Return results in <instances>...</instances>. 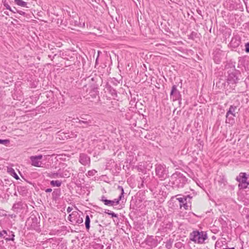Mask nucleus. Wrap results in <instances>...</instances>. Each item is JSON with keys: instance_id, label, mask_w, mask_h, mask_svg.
<instances>
[{"instance_id": "5701e85b", "label": "nucleus", "mask_w": 249, "mask_h": 249, "mask_svg": "<svg viewBox=\"0 0 249 249\" xmlns=\"http://www.w3.org/2000/svg\"><path fill=\"white\" fill-rule=\"evenodd\" d=\"M10 140H8V139H6V140L0 139V144H2L6 145V146H7L8 145H9L10 144Z\"/></svg>"}, {"instance_id": "b1692460", "label": "nucleus", "mask_w": 249, "mask_h": 249, "mask_svg": "<svg viewBox=\"0 0 249 249\" xmlns=\"http://www.w3.org/2000/svg\"><path fill=\"white\" fill-rule=\"evenodd\" d=\"M220 182L221 183H223L224 185H225L227 182V180L226 178L224 176H220V178H219V182Z\"/></svg>"}, {"instance_id": "393cba45", "label": "nucleus", "mask_w": 249, "mask_h": 249, "mask_svg": "<svg viewBox=\"0 0 249 249\" xmlns=\"http://www.w3.org/2000/svg\"><path fill=\"white\" fill-rule=\"evenodd\" d=\"M109 92L112 96H117V93L116 90L111 87H109Z\"/></svg>"}, {"instance_id": "4be33fe9", "label": "nucleus", "mask_w": 249, "mask_h": 249, "mask_svg": "<svg viewBox=\"0 0 249 249\" xmlns=\"http://www.w3.org/2000/svg\"><path fill=\"white\" fill-rule=\"evenodd\" d=\"M173 241L169 239L165 242V247L167 249H170L172 246Z\"/></svg>"}, {"instance_id": "72a5a7b5", "label": "nucleus", "mask_w": 249, "mask_h": 249, "mask_svg": "<svg viewBox=\"0 0 249 249\" xmlns=\"http://www.w3.org/2000/svg\"><path fill=\"white\" fill-rule=\"evenodd\" d=\"M78 123L80 124H82L83 123V124H85L86 125H89V124L90 122L89 121H82V120H79Z\"/></svg>"}, {"instance_id": "39448f33", "label": "nucleus", "mask_w": 249, "mask_h": 249, "mask_svg": "<svg viewBox=\"0 0 249 249\" xmlns=\"http://www.w3.org/2000/svg\"><path fill=\"white\" fill-rule=\"evenodd\" d=\"M170 98L173 101H178L180 102L181 100V95L180 91L177 89V86L176 85H174L172 87Z\"/></svg>"}, {"instance_id": "f257e3e1", "label": "nucleus", "mask_w": 249, "mask_h": 249, "mask_svg": "<svg viewBox=\"0 0 249 249\" xmlns=\"http://www.w3.org/2000/svg\"><path fill=\"white\" fill-rule=\"evenodd\" d=\"M190 240L194 242L195 243L202 244L207 239V234L204 231H195L190 234Z\"/></svg>"}, {"instance_id": "a18cd8bd", "label": "nucleus", "mask_w": 249, "mask_h": 249, "mask_svg": "<svg viewBox=\"0 0 249 249\" xmlns=\"http://www.w3.org/2000/svg\"><path fill=\"white\" fill-rule=\"evenodd\" d=\"M215 85H216V86H217V82H216Z\"/></svg>"}, {"instance_id": "9d476101", "label": "nucleus", "mask_w": 249, "mask_h": 249, "mask_svg": "<svg viewBox=\"0 0 249 249\" xmlns=\"http://www.w3.org/2000/svg\"><path fill=\"white\" fill-rule=\"evenodd\" d=\"M69 176V174H65L63 175L62 173L61 172L59 169L57 173H50L48 174V177L51 178H66Z\"/></svg>"}, {"instance_id": "c9c22d12", "label": "nucleus", "mask_w": 249, "mask_h": 249, "mask_svg": "<svg viewBox=\"0 0 249 249\" xmlns=\"http://www.w3.org/2000/svg\"><path fill=\"white\" fill-rule=\"evenodd\" d=\"M245 51L247 53H249V43H247L245 45Z\"/></svg>"}, {"instance_id": "a19ab883", "label": "nucleus", "mask_w": 249, "mask_h": 249, "mask_svg": "<svg viewBox=\"0 0 249 249\" xmlns=\"http://www.w3.org/2000/svg\"><path fill=\"white\" fill-rule=\"evenodd\" d=\"M62 174L63 175H65V174H69V176L67 177V178H68L70 177V174L69 173V172L67 171H65L64 173H62Z\"/></svg>"}, {"instance_id": "473e14b6", "label": "nucleus", "mask_w": 249, "mask_h": 249, "mask_svg": "<svg viewBox=\"0 0 249 249\" xmlns=\"http://www.w3.org/2000/svg\"><path fill=\"white\" fill-rule=\"evenodd\" d=\"M7 233V231L6 230H3L2 231H0V237H3V235Z\"/></svg>"}, {"instance_id": "58836bf2", "label": "nucleus", "mask_w": 249, "mask_h": 249, "mask_svg": "<svg viewBox=\"0 0 249 249\" xmlns=\"http://www.w3.org/2000/svg\"><path fill=\"white\" fill-rule=\"evenodd\" d=\"M72 210V208L71 207H68L67 209V212L69 213H70L71 211Z\"/></svg>"}, {"instance_id": "de8ad7c7", "label": "nucleus", "mask_w": 249, "mask_h": 249, "mask_svg": "<svg viewBox=\"0 0 249 249\" xmlns=\"http://www.w3.org/2000/svg\"><path fill=\"white\" fill-rule=\"evenodd\" d=\"M248 217H249V215L248 216Z\"/></svg>"}, {"instance_id": "37998d69", "label": "nucleus", "mask_w": 249, "mask_h": 249, "mask_svg": "<svg viewBox=\"0 0 249 249\" xmlns=\"http://www.w3.org/2000/svg\"><path fill=\"white\" fill-rule=\"evenodd\" d=\"M217 243H218V241H216V242H215V249H216V247H217Z\"/></svg>"}, {"instance_id": "aec40b11", "label": "nucleus", "mask_w": 249, "mask_h": 249, "mask_svg": "<svg viewBox=\"0 0 249 249\" xmlns=\"http://www.w3.org/2000/svg\"><path fill=\"white\" fill-rule=\"evenodd\" d=\"M61 183V182L59 180H52L50 182L51 185L53 186L60 187Z\"/></svg>"}, {"instance_id": "f3484780", "label": "nucleus", "mask_w": 249, "mask_h": 249, "mask_svg": "<svg viewBox=\"0 0 249 249\" xmlns=\"http://www.w3.org/2000/svg\"><path fill=\"white\" fill-rule=\"evenodd\" d=\"M61 195L60 189H55L52 193L53 197L55 199L58 198Z\"/></svg>"}, {"instance_id": "9b49d317", "label": "nucleus", "mask_w": 249, "mask_h": 249, "mask_svg": "<svg viewBox=\"0 0 249 249\" xmlns=\"http://www.w3.org/2000/svg\"><path fill=\"white\" fill-rule=\"evenodd\" d=\"M237 107H233L231 106L229 108V111L227 112L226 114L227 118H232V117L236 116V113H237L236 112Z\"/></svg>"}, {"instance_id": "a211bd4d", "label": "nucleus", "mask_w": 249, "mask_h": 249, "mask_svg": "<svg viewBox=\"0 0 249 249\" xmlns=\"http://www.w3.org/2000/svg\"><path fill=\"white\" fill-rule=\"evenodd\" d=\"M90 219L89 215H87L85 217V225L87 231H89L90 229Z\"/></svg>"}, {"instance_id": "79ce46f5", "label": "nucleus", "mask_w": 249, "mask_h": 249, "mask_svg": "<svg viewBox=\"0 0 249 249\" xmlns=\"http://www.w3.org/2000/svg\"><path fill=\"white\" fill-rule=\"evenodd\" d=\"M110 212V211H109L108 210H106V211H105V213H107V214H109V213Z\"/></svg>"}, {"instance_id": "c85d7f7f", "label": "nucleus", "mask_w": 249, "mask_h": 249, "mask_svg": "<svg viewBox=\"0 0 249 249\" xmlns=\"http://www.w3.org/2000/svg\"><path fill=\"white\" fill-rule=\"evenodd\" d=\"M62 57H63L64 59H67V60H69V61H72V62H73V61H74V57H73V56H71V57H70V59H69L68 58H65V57H64V53H63L62 54Z\"/></svg>"}, {"instance_id": "ea45409f", "label": "nucleus", "mask_w": 249, "mask_h": 249, "mask_svg": "<svg viewBox=\"0 0 249 249\" xmlns=\"http://www.w3.org/2000/svg\"><path fill=\"white\" fill-rule=\"evenodd\" d=\"M52 191V189H51V188H48L46 190H45V192L46 193H50V192H51Z\"/></svg>"}, {"instance_id": "ddd939ff", "label": "nucleus", "mask_w": 249, "mask_h": 249, "mask_svg": "<svg viewBox=\"0 0 249 249\" xmlns=\"http://www.w3.org/2000/svg\"><path fill=\"white\" fill-rule=\"evenodd\" d=\"M23 208V204L21 202H18L17 203H15L13 207L12 210L15 212L18 213L19 210H21Z\"/></svg>"}, {"instance_id": "bb28decb", "label": "nucleus", "mask_w": 249, "mask_h": 249, "mask_svg": "<svg viewBox=\"0 0 249 249\" xmlns=\"http://www.w3.org/2000/svg\"><path fill=\"white\" fill-rule=\"evenodd\" d=\"M213 60L215 63H217V61H218V58H217V56H216L217 53L215 52L213 53Z\"/></svg>"}, {"instance_id": "a878e982", "label": "nucleus", "mask_w": 249, "mask_h": 249, "mask_svg": "<svg viewBox=\"0 0 249 249\" xmlns=\"http://www.w3.org/2000/svg\"><path fill=\"white\" fill-rule=\"evenodd\" d=\"M4 6L6 7V9L9 10H10V11H11V12H13V13H16V12H15V11H13V10H12V9H11V7L10 6V5H9L8 4H7V3H5V4H4Z\"/></svg>"}, {"instance_id": "f8f14e48", "label": "nucleus", "mask_w": 249, "mask_h": 249, "mask_svg": "<svg viewBox=\"0 0 249 249\" xmlns=\"http://www.w3.org/2000/svg\"><path fill=\"white\" fill-rule=\"evenodd\" d=\"M98 92H99L98 91L97 88L92 89L90 91L89 93V96L88 98L90 99V97H91V99H95L97 97L99 98Z\"/></svg>"}, {"instance_id": "7ed1b4c3", "label": "nucleus", "mask_w": 249, "mask_h": 249, "mask_svg": "<svg viewBox=\"0 0 249 249\" xmlns=\"http://www.w3.org/2000/svg\"><path fill=\"white\" fill-rule=\"evenodd\" d=\"M171 179L175 180L178 187H183L187 181V178L180 173L176 172L171 176Z\"/></svg>"}, {"instance_id": "4468645a", "label": "nucleus", "mask_w": 249, "mask_h": 249, "mask_svg": "<svg viewBox=\"0 0 249 249\" xmlns=\"http://www.w3.org/2000/svg\"><path fill=\"white\" fill-rule=\"evenodd\" d=\"M7 233L5 234L7 237L3 236V238L5 239V240L7 241H14L15 234L12 231H7Z\"/></svg>"}, {"instance_id": "6ab92c4d", "label": "nucleus", "mask_w": 249, "mask_h": 249, "mask_svg": "<svg viewBox=\"0 0 249 249\" xmlns=\"http://www.w3.org/2000/svg\"><path fill=\"white\" fill-rule=\"evenodd\" d=\"M15 3L18 6L27 7V3L23 1L22 0H15Z\"/></svg>"}, {"instance_id": "423d86ee", "label": "nucleus", "mask_w": 249, "mask_h": 249, "mask_svg": "<svg viewBox=\"0 0 249 249\" xmlns=\"http://www.w3.org/2000/svg\"><path fill=\"white\" fill-rule=\"evenodd\" d=\"M155 171L156 175L161 180L165 179L168 176L167 170L161 165H158L156 166Z\"/></svg>"}, {"instance_id": "7c9ffc66", "label": "nucleus", "mask_w": 249, "mask_h": 249, "mask_svg": "<svg viewBox=\"0 0 249 249\" xmlns=\"http://www.w3.org/2000/svg\"><path fill=\"white\" fill-rule=\"evenodd\" d=\"M124 192H121V194L120 195V196H119L118 199L121 201L122 200H123L124 198Z\"/></svg>"}, {"instance_id": "412c9836", "label": "nucleus", "mask_w": 249, "mask_h": 249, "mask_svg": "<svg viewBox=\"0 0 249 249\" xmlns=\"http://www.w3.org/2000/svg\"><path fill=\"white\" fill-rule=\"evenodd\" d=\"M9 172L10 173L11 175L14 177L16 179H18L19 178L18 175L15 172V170L13 168H11Z\"/></svg>"}, {"instance_id": "20e7f679", "label": "nucleus", "mask_w": 249, "mask_h": 249, "mask_svg": "<svg viewBox=\"0 0 249 249\" xmlns=\"http://www.w3.org/2000/svg\"><path fill=\"white\" fill-rule=\"evenodd\" d=\"M192 197L190 195L183 196L182 197H178L177 199L180 203V207H183L185 210H188L191 207L190 200Z\"/></svg>"}, {"instance_id": "1a4fd4ad", "label": "nucleus", "mask_w": 249, "mask_h": 249, "mask_svg": "<svg viewBox=\"0 0 249 249\" xmlns=\"http://www.w3.org/2000/svg\"><path fill=\"white\" fill-rule=\"evenodd\" d=\"M79 162L84 165H89L90 163V158L87 155L81 154L79 157Z\"/></svg>"}, {"instance_id": "c756f323", "label": "nucleus", "mask_w": 249, "mask_h": 249, "mask_svg": "<svg viewBox=\"0 0 249 249\" xmlns=\"http://www.w3.org/2000/svg\"><path fill=\"white\" fill-rule=\"evenodd\" d=\"M196 33L193 32L190 35V38L193 39H194V37L196 36Z\"/></svg>"}, {"instance_id": "6e6552de", "label": "nucleus", "mask_w": 249, "mask_h": 249, "mask_svg": "<svg viewBox=\"0 0 249 249\" xmlns=\"http://www.w3.org/2000/svg\"><path fill=\"white\" fill-rule=\"evenodd\" d=\"M42 157L43 156L42 155L31 156L30 158L31 161V164L35 167H42L41 165L42 162L40 161L42 159Z\"/></svg>"}, {"instance_id": "dca6fc26", "label": "nucleus", "mask_w": 249, "mask_h": 249, "mask_svg": "<svg viewBox=\"0 0 249 249\" xmlns=\"http://www.w3.org/2000/svg\"><path fill=\"white\" fill-rule=\"evenodd\" d=\"M101 201L104 202L105 205L114 206L113 200H110L106 199L104 196H103L101 197Z\"/></svg>"}, {"instance_id": "cd10ccee", "label": "nucleus", "mask_w": 249, "mask_h": 249, "mask_svg": "<svg viewBox=\"0 0 249 249\" xmlns=\"http://www.w3.org/2000/svg\"><path fill=\"white\" fill-rule=\"evenodd\" d=\"M14 8L16 10V11H15L16 13L17 12L22 16H24L25 15V13L24 12L20 11V10H18L15 7H14Z\"/></svg>"}, {"instance_id": "0eeeda50", "label": "nucleus", "mask_w": 249, "mask_h": 249, "mask_svg": "<svg viewBox=\"0 0 249 249\" xmlns=\"http://www.w3.org/2000/svg\"><path fill=\"white\" fill-rule=\"evenodd\" d=\"M69 220L75 224H80L83 222V218L80 214L76 211L73 212L69 216Z\"/></svg>"}, {"instance_id": "49530a36", "label": "nucleus", "mask_w": 249, "mask_h": 249, "mask_svg": "<svg viewBox=\"0 0 249 249\" xmlns=\"http://www.w3.org/2000/svg\"><path fill=\"white\" fill-rule=\"evenodd\" d=\"M77 136V134H75L74 137H76Z\"/></svg>"}, {"instance_id": "2eb2a0df", "label": "nucleus", "mask_w": 249, "mask_h": 249, "mask_svg": "<svg viewBox=\"0 0 249 249\" xmlns=\"http://www.w3.org/2000/svg\"><path fill=\"white\" fill-rule=\"evenodd\" d=\"M228 80L231 83H236L238 81V77L235 73H231L229 74Z\"/></svg>"}, {"instance_id": "2f4dec72", "label": "nucleus", "mask_w": 249, "mask_h": 249, "mask_svg": "<svg viewBox=\"0 0 249 249\" xmlns=\"http://www.w3.org/2000/svg\"><path fill=\"white\" fill-rule=\"evenodd\" d=\"M113 205L114 206L119 204L120 203V201L118 198H116L113 200Z\"/></svg>"}, {"instance_id": "c03bdc74", "label": "nucleus", "mask_w": 249, "mask_h": 249, "mask_svg": "<svg viewBox=\"0 0 249 249\" xmlns=\"http://www.w3.org/2000/svg\"><path fill=\"white\" fill-rule=\"evenodd\" d=\"M68 65L69 66H70V65H71V64L70 63H68Z\"/></svg>"}, {"instance_id": "e433bc0d", "label": "nucleus", "mask_w": 249, "mask_h": 249, "mask_svg": "<svg viewBox=\"0 0 249 249\" xmlns=\"http://www.w3.org/2000/svg\"><path fill=\"white\" fill-rule=\"evenodd\" d=\"M109 215H111V216L112 217H118L117 214H116L112 212H110Z\"/></svg>"}, {"instance_id": "f704fd0d", "label": "nucleus", "mask_w": 249, "mask_h": 249, "mask_svg": "<svg viewBox=\"0 0 249 249\" xmlns=\"http://www.w3.org/2000/svg\"><path fill=\"white\" fill-rule=\"evenodd\" d=\"M151 240H153V239H152V238L151 237H149L148 238H147V240H146V242H147V244L148 245H150V244H149V243L150 242V243H151L150 245H152V241H151Z\"/></svg>"}, {"instance_id": "4c0bfd02", "label": "nucleus", "mask_w": 249, "mask_h": 249, "mask_svg": "<svg viewBox=\"0 0 249 249\" xmlns=\"http://www.w3.org/2000/svg\"><path fill=\"white\" fill-rule=\"evenodd\" d=\"M118 190H120L121 192H124V189L123 187L121 186H118L117 187Z\"/></svg>"}, {"instance_id": "f03ea898", "label": "nucleus", "mask_w": 249, "mask_h": 249, "mask_svg": "<svg viewBox=\"0 0 249 249\" xmlns=\"http://www.w3.org/2000/svg\"><path fill=\"white\" fill-rule=\"evenodd\" d=\"M236 180L239 182L238 187L240 189H245L248 188L249 181L248 175L245 173L241 172L236 177Z\"/></svg>"}]
</instances>
